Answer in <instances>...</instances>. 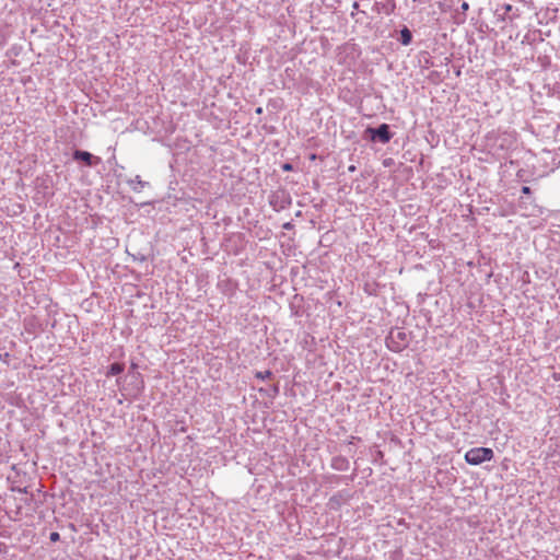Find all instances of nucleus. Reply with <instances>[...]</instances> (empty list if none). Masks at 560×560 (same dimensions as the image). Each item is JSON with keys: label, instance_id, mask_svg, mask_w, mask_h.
Listing matches in <instances>:
<instances>
[{"label": "nucleus", "instance_id": "f257e3e1", "mask_svg": "<svg viewBox=\"0 0 560 560\" xmlns=\"http://www.w3.org/2000/svg\"><path fill=\"white\" fill-rule=\"evenodd\" d=\"M493 451L489 447H474L466 452L465 460L469 465H480L483 462H490L493 458Z\"/></svg>", "mask_w": 560, "mask_h": 560}, {"label": "nucleus", "instance_id": "f03ea898", "mask_svg": "<svg viewBox=\"0 0 560 560\" xmlns=\"http://www.w3.org/2000/svg\"><path fill=\"white\" fill-rule=\"evenodd\" d=\"M408 345V335L401 329L390 330L386 338V346L393 352L402 351Z\"/></svg>", "mask_w": 560, "mask_h": 560}, {"label": "nucleus", "instance_id": "7ed1b4c3", "mask_svg": "<svg viewBox=\"0 0 560 560\" xmlns=\"http://www.w3.org/2000/svg\"><path fill=\"white\" fill-rule=\"evenodd\" d=\"M366 131L371 133V139L375 140L377 137L381 142L387 143L392 139L389 127L387 124H382L378 128H368Z\"/></svg>", "mask_w": 560, "mask_h": 560}, {"label": "nucleus", "instance_id": "20e7f679", "mask_svg": "<svg viewBox=\"0 0 560 560\" xmlns=\"http://www.w3.org/2000/svg\"><path fill=\"white\" fill-rule=\"evenodd\" d=\"M74 160L83 161L86 165L92 166L100 163V158H94L90 152L77 150L73 153Z\"/></svg>", "mask_w": 560, "mask_h": 560}, {"label": "nucleus", "instance_id": "39448f33", "mask_svg": "<svg viewBox=\"0 0 560 560\" xmlns=\"http://www.w3.org/2000/svg\"><path fill=\"white\" fill-rule=\"evenodd\" d=\"M125 370V365L122 363H113L107 372V376H114L122 373Z\"/></svg>", "mask_w": 560, "mask_h": 560}, {"label": "nucleus", "instance_id": "423d86ee", "mask_svg": "<svg viewBox=\"0 0 560 560\" xmlns=\"http://www.w3.org/2000/svg\"><path fill=\"white\" fill-rule=\"evenodd\" d=\"M401 42L404 45H408L411 42V33L406 27L401 31Z\"/></svg>", "mask_w": 560, "mask_h": 560}, {"label": "nucleus", "instance_id": "0eeeda50", "mask_svg": "<svg viewBox=\"0 0 560 560\" xmlns=\"http://www.w3.org/2000/svg\"><path fill=\"white\" fill-rule=\"evenodd\" d=\"M272 373L269 370H266L264 372H256L255 376L259 380H266L271 377Z\"/></svg>", "mask_w": 560, "mask_h": 560}, {"label": "nucleus", "instance_id": "6e6552de", "mask_svg": "<svg viewBox=\"0 0 560 560\" xmlns=\"http://www.w3.org/2000/svg\"><path fill=\"white\" fill-rule=\"evenodd\" d=\"M49 539H50L52 542L58 541V540L60 539V535H59V533H57V532H52V533L50 534V536H49Z\"/></svg>", "mask_w": 560, "mask_h": 560}, {"label": "nucleus", "instance_id": "1a4fd4ad", "mask_svg": "<svg viewBox=\"0 0 560 560\" xmlns=\"http://www.w3.org/2000/svg\"><path fill=\"white\" fill-rule=\"evenodd\" d=\"M282 170H283L284 172L292 171V165H291V164H289V163H285V164H283V165H282Z\"/></svg>", "mask_w": 560, "mask_h": 560}, {"label": "nucleus", "instance_id": "9d476101", "mask_svg": "<svg viewBox=\"0 0 560 560\" xmlns=\"http://www.w3.org/2000/svg\"><path fill=\"white\" fill-rule=\"evenodd\" d=\"M522 192H523L524 195H529V194H530V188H529L528 186H523V187H522Z\"/></svg>", "mask_w": 560, "mask_h": 560}, {"label": "nucleus", "instance_id": "9b49d317", "mask_svg": "<svg viewBox=\"0 0 560 560\" xmlns=\"http://www.w3.org/2000/svg\"><path fill=\"white\" fill-rule=\"evenodd\" d=\"M468 8H469V4L467 2H463V4H462L463 11L468 10Z\"/></svg>", "mask_w": 560, "mask_h": 560}, {"label": "nucleus", "instance_id": "f8f14e48", "mask_svg": "<svg viewBox=\"0 0 560 560\" xmlns=\"http://www.w3.org/2000/svg\"><path fill=\"white\" fill-rule=\"evenodd\" d=\"M261 112H262L261 107H258V108L256 109V113H257V114H260Z\"/></svg>", "mask_w": 560, "mask_h": 560}]
</instances>
